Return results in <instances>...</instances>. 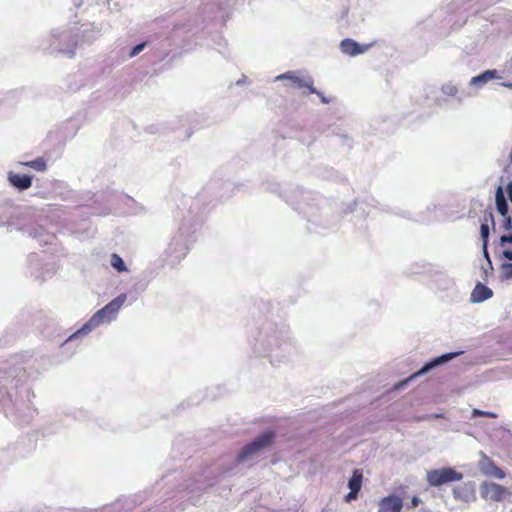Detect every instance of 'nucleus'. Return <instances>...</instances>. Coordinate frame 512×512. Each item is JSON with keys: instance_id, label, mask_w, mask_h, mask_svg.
<instances>
[{"instance_id": "nucleus-1", "label": "nucleus", "mask_w": 512, "mask_h": 512, "mask_svg": "<svg viewBox=\"0 0 512 512\" xmlns=\"http://www.w3.org/2000/svg\"><path fill=\"white\" fill-rule=\"evenodd\" d=\"M495 203L497 212L501 216L498 228L501 231L508 232L507 235L500 237V246L503 248L502 254L506 259L512 260V218L509 215L508 204L502 186H498L496 189Z\"/></svg>"}, {"instance_id": "nucleus-2", "label": "nucleus", "mask_w": 512, "mask_h": 512, "mask_svg": "<svg viewBox=\"0 0 512 512\" xmlns=\"http://www.w3.org/2000/svg\"><path fill=\"white\" fill-rule=\"evenodd\" d=\"M274 439L275 433L272 430L265 431L240 449L236 456V461L238 463H247L255 460L272 445Z\"/></svg>"}, {"instance_id": "nucleus-3", "label": "nucleus", "mask_w": 512, "mask_h": 512, "mask_svg": "<svg viewBox=\"0 0 512 512\" xmlns=\"http://www.w3.org/2000/svg\"><path fill=\"white\" fill-rule=\"evenodd\" d=\"M462 353H463L462 351L450 352V353H445V354H442L438 357L431 359L430 361L425 363L417 372H415L414 374L410 375L408 378L395 384L394 389L399 390V389L404 388L412 380L416 379L417 377H419L421 375H424V374L430 372L431 370H433L443 364H446L447 362L453 360L454 358L461 355Z\"/></svg>"}, {"instance_id": "nucleus-4", "label": "nucleus", "mask_w": 512, "mask_h": 512, "mask_svg": "<svg viewBox=\"0 0 512 512\" xmlns=\"http://www.w3.org/2000/svg\"><path fill=\"white\" fill-rule=\"evenodd\" d=\"M426 479L430 486L439 487L450 482L461 481L463 474L451 467H447L428 471Z\"/></svg>"}, {"instance_id": "nucleus-5", "label": "nucleus", "mask_w": 512, "mask_h": 512, "mask_svg": "<svg viewBox=\"0 0 512 512\" xmlns=\"http://www.w3.org/2000/svg\"><path fill=\"white\" fill-rule=\"evenodd\" d=\"M296 354V348L292 343L284 341L276 347L270 349L268 356L271 358V363H286L290 362Z\"/></svg>"}, {"instance_id": "nucleus-6", "label": "nucleus", "mask_w": 512, "mask_h": 512, "mask_svg": "<svg viewBox=\"0 0 512 512\" xmlns=\"http://www.w3.org/2000/svg\"><path fill=\"white\" fill-rule=\"evenodd\" d=\"M478 455L480 460L478 462L479 471L486 477L503 479L505 478V472L499 468L493 460H491L483 451H479Z\"/></svg>"}, {"instance_id": "nucleus-7", "label": "nucleus", "mask_w": 512, "mask_h": 512, "mask_svg": "<svg viewBox=\"0 0 512 512\" xmlns=\"http://www.w3.org/2000/svg\"><path fill=\"white\" fill-rule=\"evenodd\" d=\"M276 80H289L297 88H306L314 92V80L309 75H302L299 71H288L276 77Z\"/></svg>"}, {"instance_id": "nucleus-8", "label": "nucleus", "mask_w": 512, "mask_h": 512, "mask_svg": "<svg viewBox=\"0 0 512 512\" xmlns=\"http://www.w3.org/2000/svg\"><path fill=\"white\" fill-rule=\"evenodd\" d=\"M479 491L483 499L491 500L494 502L501 501L507 493V489L504 486L494 482L481 483Z\"/></svg>"}, {"instance_id": "nucleus-9", "label": "nucleus", "mask_w": 512, "mask_h": 512, "mask_svg": "<svg viewBox=\"0 0 512 512\" xmlns=\"http://www.w3.org/2000/svg\"><path fill=\"white\" fill-rule=\"evenodd\" d=\"M125 300V295L118 296L117 298L109 302L101 310H99L97 313H95L91 320H111L116 316L117 312L119 311L120 307L123 305Z\"/></svg>"}, {"instance_id": "nucleus-10", "label": "nucleus", "mask_w": 512, "mask_h": 512, "mask_svg": "<svg viewBox=\"0 0 512 512\" xmlns=\"http://www.w3.org/2000/svg\"><path fill=\"white\" fill-rule=\"evenodd\" d=\"M402 508V498L393 494L380 500L378 512H400Z\"/></svg>"}, {"instance_id": "nucleus-11", "label": "nucleus", "mask_w": 512, "mask_h": 512, "mask_svg": "<svg viewBox=\"0 0 512 512\" xmlns=\"http://www.w3.org/2000/svg\"><path fill=\"white\" fill-rule=\"evenodd\" d=\"M489 223L492 224L493 228L495 229V221L494 216L491 210H485L484 216L481 222L480 226V235L483 242V249L486 250L488 248V241H489V233H490V227Z\"/></svg>"}, {"instance_id": "nucleus-12", "label": "nucleus", "mask_w": 512, "mask_h": 512, "mask_svg": "<svg viewBox=\"0 0 512 512\" xmlns=\"http://www.w3.org/2000/svg\"><path fill=\"white\" fill-rule=\"evenodd\" d=\"M369 46L370 45L361 46L356 41L350 38L342 40L340 44L341 51L350 56H356L364 53L369 48Z\"/></svg>"}, {"instance_id": "nucleus-13", "label": "nucleus", "mask_w": 512, "mask_h": 512, "mask_svg": "<svg viewBox=\"0 0 512 512\" xmlns=\"http://www.w3.org/2000/svg\"><path fill=\"white\" fill-rule=\"evenodd\" d=\"M8 180L11 185L16 187L19 190H26L32 185V178L29 175H21L17 173L10 172L8 174Z\"/></svg>"}, {"instance_id": "nucleus-14", "label": "nucleus", "mask_w": 512, "mask_h": 512, "mask_svg": "<svg viewBox=\"0 0 512 512\" xmlns=\"http://www.w3.org/2000/svg\"><path fill=\"white\" fill-rule=\"evenodd\" d=\"M492 295L493 291L489 287L478 282L471 293V300L472 302L480 303L491 298Z\"/></svg>"}, {"instance_id": "nucleus-15", "label": "nucleus", "mask_w": 512, "mask_h": 512, "mask_svg": "<svg viewBox=\"0 0 512 512\" xmlns=\"http://www.w3.org/2000/svg\"><path fill=\"white\" fill-rule=\"evenodd\" d=\"M100 322H85V324L77 329L73 334H71L66 342H73L74 340L80 339L86 335H88L92 330L96 329Z\"/></svg>"}, {"instance_id": "nucleus-16", "label": "nucleus", "mask_w": 512, "mask_h": 512, "mask_svg": "<svg viewBox=\"0 0 512 512\" xmlns=\"http://www.w3.org/2000/svg\"><path fill=\"white\" fill-rule=\"evenodd\" d=\"M363 474L361 470L355 469L352 477L348 481V488L354 491H360L362 486Z\"/></svg>"}, {"instance_id": "nucleus-17", "label": "nucleus", "mask_w": 512, "mask_h": 512, "mask_svg": "<svg viewBox=\"0 0 512 512\" xmlns=\"http://www.w3.org/2000/svg\"><path fill=\"white\" fill-rule=\"evenodd\" d=\"M20 164L22 166L29 167L36 171H41V172L45 171L47 168L46 161L42 157H39L32 161L21 162Z\"/></svg>"}, {"instance_id": "nucleus-18", "label": "nucleus", "mask_w": 512, "mask_h": 512, "mask_svg": "<svg viewBox=\"0 0 512 512\" xmlns=\"http://www.w3.org/2000/svg\"><path fill=\"white\" fill-rule=\"evenodd\" d=\"M494 78H496V71L495 70H487L484 73H482L476 77H473L471 80V83H473V84H476L479 82L485 83Z\"/></svg>"}, {"instance_id": "nucleus-19", "label": "nucleus", "mask_w": 512, "mask_h": 512, "mask_svg": "<svg viewBox=\"0 0 512 512\" xmlns=\"http://www.w3.org/2000/svg\"><path fill=\"white\" fill-rule=\"evenodd\" d=\"M111 265L113 268H115L118 272H124L127 271V268L122 260V258L116 254L113 253L111 255Z\"/></svg>"}, {"instance_id": "nucleus-20", "label": "nucleus", "mask_w": 512, "mask_h": 512, "mask_svg": "<svg viewBox=\"0 0 512 512\" xmlns=\"http://www.w3.org/2000/svg\"><path fill=\"white\" fill-rule=\"evenodd\" d=\"M467 486L468 484H464L463 486H456L453 488V495L455 498L467 500Z\"/></svg>"}, {"instance_id": "nucleus-21", "label": "nucleus", "mask_w": 512, "mask_h": 512, "mask_svg": "<svg viewBox=\"0 0 512 512\" xmlns=\"http://www.w3.org/2000/svg\"><path fill=\"white\" fill-rule=\"evenodd\" d=\"M500 274L504 279L512 278V263H503L500 266Z\"/></svg>"}, {"instance_id": "nucleus-22", "label": "nucleus", "mask_w": 512, "mask_h": 512, "mask_svg": "<svg viewBox=\"0 0 512 512\" xmlns=\"http://www.w3.org/2000/svg\"><path fill=\"white\" fill-rule=\"evenodd\" d=\"M472 416L473 417L485 416V417H491V418H496L497 417V415L495 413H493V412L482 411V410H479V409H473Z\"/></svg>"}, {"instance_id": "nucleus-23", "label": "nucleus", "mask_w": 512, "mask_h": 512, "mask_svg": "<svg viewBox=\"0 0 512 512\" xmlns=\"http://www.w3.org/2000/svg\"><path fill=\"white\" fill-rule=\"evenodd\" d=\"M146 46V42H143V43H140L138 45H136L130 52L129 54V57H135L136 55H138L143 49L144 47Z\"/></svg>"}, {"instance_id": "nucleus-24", "label": "nucleus", "mask_w": 512, "mask_h": 512, "mask_svg": "<svg viewBox=\"0 0 512 512\" xmlns=\"http://www.w3.org/2000/svg\"><path fill=\"white\" fill-rule=\"evenodd\" d=\"M310 93L311 94H316L320 98L322 103H324V104L330 103V99L325 97L324 94L322 92L318 91L317 89H315L314 92H310Z\"/></svg>"}, {"instance_id": "nucleus-25", "label": "nucleus", "mask_w": 512, "mask_h": 512, "mask_svg": "<svg viewBox=\"0 0 512 512\" xmlns=\"http://www.w3.org/2000/svg\"><path fill=\"white\" fill-rule=\"evenodd\" d=\"M359 491L350 490V492L345 496L346 502H351L355 500L358 496Z\"/></svg>"}, {"instance_id": "nucleus-26", "label": "nucleus", "mask_w": 512, "mask_h": 512, "mask_svg": "<svg viewBox=\"0 0 512 512\" xmlns=\"http://www.w3.org/2000/svg\"><path fill=\"white\" fill-rule=\"evenodd\" d=\"M506 192L508 194V198L510 200V202L512 203V182H510L507 186H506Z\"/></svg>"}, {"instance_id": "nucleus-27", "label": "nucleus", "mask_w": 512, "mask_h": 512, "mask_svg": "<svg viewBox=\"0 0 512 512\" xmlns=\"http://www.w3.org/2000/svg\"><path fill=\"white\" fill-rule=\"evenodd\" d=\"M420 503V499L417 496H414L411 500V504L413 507H417Z\"/></svg>"}, {"instance_id": "nucleus-28", "label": "nucleus", "mask_w": 512, "mask_h": 512, "mask_svg": "<svg viewBox=\"0 0 512 512\" xmlns=\"http://www.w3.org/2000/svg\"><path fill=\"white\" fill-rule=\"evenodd\" d=\"M483 253H484L485 258L490 262L488 249L487 248H486V250L483 249Z\"/></svg>"}, {"instance_id": "nucleus-29", "label": "nucleus", "mask_w": 512, "mask_h": 512, "mask_svg": "<svg viewBox=\"0 0 512 512\" xmlns=\"http://www.w3.org/2000/svg\"><path fill=\"white\" fill-rule=\"evenodd\" d=\"M5 393H6V392H5V390H3L2 388H0V399H1L2 397H4Z\"/></svg>"}, {"instance_id": "nucleus-30", "label": "nucleus", "mask_w": 512, "mask_h": 512, "mask_svg": "<svg viewBox=\"0 0 512 512\" xmlns=\"http://www.w3.org/2000/svg\"><path fill=\"white\" fill-rule=\"evenodd\" d=\"M435 417L440 418V417H442V414H436Z\"/></svg>"}, {"instance_id": "nucleus-31", "label": "nucleus", "mask_w": 512, "mask_h": 512, "mask_svg": "<svg viewBox=\"0 0 512 512\" xmlns=\"http://www.w3.org/2000/svg\"><path fill=\"white\" fill-rule=\"evenodd\" d=\"M511 512H512V510H511Z\"/></svg>"}]
</instances>
